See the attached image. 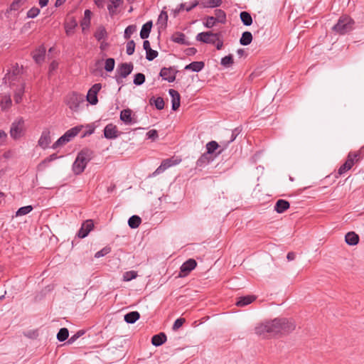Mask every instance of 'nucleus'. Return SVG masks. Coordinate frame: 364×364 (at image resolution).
I'll return each instance as SVG.
<instances>
[{
  "mask_svg": "<svg viewBox=\"0 0 364 364\" xmlns=\"http://www.w3.org/2000/svg\"><path fill=\"white\" fill-rule=\"evenodd\" d=\"M177 73L178 70H176L173 67H164L161 69L159 75L164 80L168 81V82H173L176 80V75Z\"/></svg>",
  "mask_w": 364,
  "mask_h": 364,
  "instance_id": "10",
  "label": "nucleus"
},
{
  "mask_svg": "<svg viewBox=\"0 0 364 364\" xmlns=\"http://www.w3.org/2000/svg\"><path fill=\"white\" fill-rule=\"evenodd\" d=\"M290 207V203L283 199H279L277 201L274 205V210L278 213H282L287 210H288Z\"/></svg>",
  "mask_w": 364,
  "mask_h": 364,
  "instance_id": "20",
  "label": "nucleus"
},
{
  "mask_svg": "<svg viewBox=\"0 0 364 364\" xmlns=\"http://www.w3.org/2000/svg\"><path fill=\"white\" fill-rule=\"evenodd\" d=\"M180 161H181V159L177 160V159H173V158H171V159H167L164 160L161 162V165L164 167V168L165 170H166L168 168L179 164Z\"/></svg>",
  "mask_w": 364,
  "mask_h": 364,
  "instance_id": "41",
  "label": "nucleus"
},
{
  "mask_svg": "<svg viewBox=\"0 0 364 364\" xmlns=\"http://www.w3.org/2000/svg\"><path fill=\"white\" fill-rule=\"evenodd\" d=\"M69 336V331L66 328H62L60 329L57 334V339L59 341H65Z\"/></svg>",
  "mask_w": 364,
  "mask_h": 364,
  "instance_id": "43",
  "label": "nucleus"
},
{
  "mask_svg": "<svg viewBox=\"0 0 364 364\" xmlns=\"http://www.w3.org/2000/svg\"><path fill=\"white\" fill-rule=\"evenodd\" d=\"M136 27L134 25L128 26L124 31V37L126 39H129L131 35L136 31Z\"/></svg>",
  "mask_w": 364,
  "mask_h": 364,
  "instance_id": "52",
  "label": "nucleus"
},
{
  "mask_svg": "<svg viewBox=\"0 0 364 364\" xmlns=\"http://www.w3.org/2000/svg\"><path fill=\"white\" fill-rule=\"evenodd\" d=\"M91 11L89 9H86L84 13V18L82 20L80 25L82 26V31L87 29L90 26V20H91Z\"/></svg>",
  "mask_w": 364,
  "mask_h": 364,
  "instance_id": "29",
  "label": "nucleus"
},
{
  "mask_svg": "<svg viewBox=\"0 0 364 364\" xmlns=\"http://www.w3.org/2000/svg\"><path fill=\"white\" fill-rule=\"evenodd\" d=\"M24 120L22 117H20L11 124L10 135L11 138L16 140L20 139L24 134Z\"/></svg>",
  "mask_w": 364,
  "mask_h": 364,
  "instance_id": "5",
  "label": "nucleus"
},
{
  "mask_svg": "<svg viewBox=\"0 0 364 364\" xmlns=\"http://www.w3.org/2000/svg\"><path fill=\"white\" fill-rule=\"evenodd\" d=\"M135 50V43L133 40L127 42L126 46V52L127 55H131L134 53Z\"/></svg>",
  "mask_w": 364,
  "mask_h": 364,
  "instance_id": "53",
  "label": "nucleus"
},
{
  "mask_svg": "<svg viewBox=\"0 0 364 364\" xmlns=\"http://www.w3.org/2000/svg\"><path fill=\"white\" fill-rule=\"evenodd\" d=\"M24 92L25 84L23 82H21L14 91V97L16 103L18 104L21 102Z\"/></svg>",
  "mask_w": 364,
  "mask_h": 364,
  "instance_id": "23",
  "label": "nucleus"
},
{
  "mask_svg": "<svg viewBox=\"0 0 364 364\" xmlns=\"http://www.w3.org/2000/svg\"><path fill=\"white\" fill-rule=\"evenodd\" d=\"M146 136L149 139L155 140L158 138V132L156 129H151L146 133Z\"/></svg>",
  "mask_w": 364,
  "mask_h": 364,
  "instance_id": "62",
  "label": "nucleus"
},
{
  "mask_svg": "<svg viewBox=\"0 0 364 364\" xmlns=\"http://www.w3.org/2000/svg\"><path fill=\"white\" fill-rule=\"evenodd\" d=\"M65 139L60 136L52 146L53 149H57L58 146L65 144Z\"/></svg>",
  "mask_w": 364,
  "mask_h": 364,
  "instance_id": "63",
  "label": "nucleus"
},
{
  "mask_svg": "<svg viewBox=\"0 0 364 364\" xmlns=\"http://www.w3.org/2000/svg\"><path fill=\"white\" fill-rule=\"evenodd\" d=\"M123 3V0H109L107 5V9L111 16H114L117 12V9Z\"/></svg>",
  "mask_w": 364,
  "mask_h": 364,
  "instance_id": "24",
  "label": "nucleus"
},
{
  "mask_svg": "<svg viewBox=\"0 0 364 364\" xmlns=\"http://www.w3.org/2000/svg\"><path fill=\"white\" fill-rule=\"evenodd\" d=\"M252 41V35L250 31H245L242 33L240 39V43L242 46H248Z\"/></svg>",
  "mask_w": 364,
  "mask_h": 364,
  "instance_id": "33",
  "label": "nucleus"
},
{
  "mask_svg": "<svg viewBox=\"0 0 364 364\" xmlns=\"http://www.w3.org/2000/svg\"><path fill=\"white\" fill-rule=\"evenodd\" d=\"M140 317L138 311H132L124 316V321L128 323H135Z\"/></svg>",
  "mask_w": 364,
  "mask_h": 364,
  "instance_id": "32",
  "label": "nucleus"
},
{
  "mask_svg": "<svg viewBox=\"0 0 364 364\" xmlns=\"http://www.w3.org/2000/svg\"><path fill=\"white\" fill-rule=\"evenodd\" d=\"M219 145L215 141H211L206 144L207 154L209 155L214 153V151L218 148Z\"/></svg>",
  "mask_w": 364,
  "mask_h": 364,
  "instance_id": "47",
  "label": "nucleus"
},
{
  "mask_svg": "<svg viewBox=\"0 0 364 364\" xmlns=\"http://www.w3.org/2000/svg\"><path fill=\"white\" fill-rule=\"evenodd\" d=\"M212 161L210 155L207 153L202 154L196 161V166L203 167L208 164Z\"/></svg>",
  "mask_w": 364,
  "mask_h": 364,
  "instance_id": "31",
  "label": "nucleus"
},
{
  "mask_svg": "<svg viewBox=\"0 0 364 364\" xmlns=\"http://www.w3.org/2000/svg\"><path fill=\"white\" fill-rule=\"evenodd\" d=\"M205 63L203 61H194L186 65L185 70H192L193 72L198 73L203 69Z\"/></svg>",
  "mask_w": 364,
  "mask_h": 364,
  "instance_id": "22",
  "label": "nucleus"
},
{
  "mask_svg": "<svg viewBox=\"0 0 364 364\" xmlns=\"http://www.w3.org/2000/svg\"><path fill=\"white\" fill-rule=\"evenodd\" d=\"M159 53L156 50L150 49L146 52V58L149 61H151L158 56Z\"/></svg>",
  "mask_w": 364,
  "mask_h": 364,
  "instance_id": "54",
  "label": "nucleus"
},
{
  "mask_svg": "<svg viewBox=\"0 0 364 364\" xmlns=\"http://www.w3.org/2000/svg\"><path fill=\"white\" fill-rule=\"evenodd\" d=\"M141 223V219L138 215H132L128 220V225L131 228H138Z\"/></svg>",
  "mask_w": 364,
  "mask_h": 364,
  "instance_id": "38",
  "label": "nucleus"
},
{
  "mask_svg": "<svg viewBox=\"0 0 364 364\" xmlns=\"http://www.w3.org/2000/svg\"><path fill=\"white\" fill-rule=\"evenodd\" d=\"M296 328L293 321L287 318H276L272 321L257 325L255 333L263 338L277 334H286L292 332Z\"/></svg>",
  "mask_w": 364,
  "mask_h": 364,
  "instance_id": "1",
  "label": "nucleus"
},
{
  "mask_svg": "<svg viewBox=\"0 0 364 364\" xmlns=\"http://www.w3.org/2000/svg\"><path fill=\"white\" fill-rule=\"evenodd\" d=\"M94 157V152L89 149H83L81 150L73 165V170L75 174L82 173L87 164L92 160Z\"/></svg>",
  "mask_w": 364,
  "mask_h": 364,
  "instance_id": "2",
  "label": "nucleus"
},
{
  "mask_svg": "<svg viewBox=\"0 0 364 364\" xmlns=\"http://www.w3.org/2000/svg\"><path fill=\"white\" fill-rule=\"evenodd\" d=\"M145 75L143 73H137L134 75L133 82L135 85H141L145 82Z\"/></svg>",
  "mask_w": 364,
  "mask_h": 364,
  "instance_id": "50",
  "label": "nucleus"
},
{
  "mask_svg": "<svg viewBox=\"0 0 364 364\" xmlns=\"http://www.w3.org/2000/svg\"><path fill=\"white\" fill-rule=\"evenodd\" d=\"M345 240L349 245H355L359 242V237L354 232H350L346 235Z\"/></svg>",
  "mask_w": 364,
  "mask_h": 364,
  "instance_id": "26",
  "label": "nucleus"
},
{
  "mask_svg": "<svg viewBox=\"0 0 364 364\" xmlns=\"http://www.w3.org/2000/svg\"><path fill=\"white\" fill-rule=\"evenodd\" d=\"M168 21V14L166 11H162L159 16L158 22L166 24Z\"/></svg>",
  "mask_w": 364,
  "mask_h": 364,
  "instance_id": "60",
  "label": "nucleus"
},
{
  "mask_svg": "<svg viewBox=\"0 0 364 364\" xmlns=\"http://www.w3.org/2000/svg\"><path fill=\"white\" fill-rule=\"evenodd\" d=\"M166 341V336L164 333H159L154 335L151 338V343L155 346H161Z\"/></svg>",
  "mask_w": 364,
  "mask_h": 364,
  "instance_id": "25",
  "label": "nucleus"
},
{
  "mask_svg": "<svg viewBox=\"0 0 364 364\" xmlns=\"http://www.w3.org/2000/svg\"><path fill=\"white\" fill-rule=\"evenodd\" d=\"M46 54V48L43 46H40L38 49L36 50L33 55V58L36 63H41L45 58Z\"/></svg>",
  "mask_w": 364,
  "mask_h": 364,
  "instance_id": "21",
  "label": "nucleus"
},
{
  "mask_svg": "<svg viewBox=\"0 0 364 364\" xmlns=\"http://www.w3.org/2000/svg\"><path fill=\"white\" fill-rule=\"evenodd\" d=\"M199 4L200 1L198 0H194L191 2L190 6L186 7V4L182 3L178 6L177 9L173 10V16L176 17L179 12L183 9H186L187 11H191L193 9L199 5Z\"/></svg>",
  "mask_w": 364,
  "mask_h": 364,
  "instance_id": "19",
  "label": "nucleus"
},
{
  "mask_svg": "<svg viewBox=\"0 0 364 364\" xmlns=\"http://www.w3.org/2000/svg\"><path fill=\"white\" fill-rule=\"evenodd\" d=\"M132 111L130 109H125L120 112V119L126 124H132L136 122V120L132 117Z\"/></svg>",
  "mask_w": 364,
  "mask_h": 364,
  "instance_id": "17",
  "label": "nucleus"
},
{
  "mask_svg": "<svg viewBox=\"0 0 364 364\" xmlns=\"http://www.w3.org/2000/svg\"><path fill=\"white\" fill-rule=\"evenodd\" d=\"M215 16L214 18L218 23H225L226 21V14L222 9H215Z\"/></svg>",
  "mask_w": 364,
  "mask_h": 364,
  "instance_id": "40",
  "label": "nucleus"
},
{
  "mask_svg": "<svg viewBox=\"0 0 364 364\" xmlns=\"http://www.w3.org/2000/svg\"><path fill=\"white\" fill-rule=\"evenodd\" d=\"M240 18L245 26H249L252 23V18L247 11H242L240 14Z\"/></svg>",
  "mask_w": 364,
  "mask_h": 364,
  "instance_id": "34",
  "label": "nucleus"
},
{
  "mask_svg": "<svg viewBox=\"0 0 364 364\" xmlns=\"http://www.w3.org/2000/svg\"><path fill=\"white\" fill-rule=\"evenodd\" d=\"M50 134V131L48 129H44L38 141V146L43 149L48 148L51 142Z\"/></svg>",
  "mask_w": 364,
  "mask_h": 364,
  "instance_id": "15",
  "label": "nucleus"
},
{
  "mask_svg": "<svg viewBox=\"0 0 364 364\" xmlns=\"http://www.w3.org/2000/svg\"><path fill=\"white\" fill-rule=\"evenodd\" d=\"M218 33L211 31L201 32L196 36V38L198 41L214 45L218 41Z\"/></svg>",
  "mask_w": 364,
  "mask_h": 364,
  "instance_id": "8",
  "label": "nucleus"
},
{
  "mask_svg": "<svg viewBox=\"0 0 364 364\" xmlns=\"http://www.w3.org/2000/svg\"><path fill=\"white\" fill-rule=\"evenodd\" d=\"M93 221L92 220H87L82 224L80 229L78 230L77 236L80 238L85 237L89 234V232L93 229Z\"/></svg>",
  "mask_w": 364,
  "mask_h": 364,
  "instance_id": "13",
  "label": "nucleus"
},
{
  "mask_svg": "<svg viewBox=\"0 0 364 364\" xmlns=\"http://www.w3.org/2000/svg\"><path fill=\"white\" fill-rule=\"evenodd\" d=\"M151 105H154L156 108L159 110H161L164 108V101L161 97L154 98V97L150 99L149 101Z\"/></svg>",
  "mask_w": 364,
  "mask_h": 364,
  "instance_id": "39",
  "label": "nucleus"
},
{
  "mask_svg": "<svg viewBox=\"0 0 364 364\" xmlns=\"http://www.w3.org/2000/svg\"><path fill=\"white\" fill-rule=\"evenodd\" d=\"M104 136L106 139H112L118 137V130L116 125L110 123L104 129Z\"/></svg>",
  "mask_w": 364,
  "mask_h": 364,
  "instance_id": "14",
  "label": "nucleus"
},
{
  "mask_svg": "<svg viewBox=\"0 0 364 364\" xmlns=\"http://www.w3.org/2000/svg\"><path fill=\"white\" fill-rule=\"evenodd\" d=\"M109 252H110V247H104L103 249H102L101 250H100L95 253V257L99 258V257L105 256L106 255L109 253Z\"/></svg>",
  "mask_w": 364,
  "mask_h": 364,
  "instance_id": "59",
  "label": "nucleus"
},
{
  "mask_svg": "<svg viewBox=\"0 0 364 364\" xmlns=\"http://www.w3.org/2000/svg\"><path fill=\"white\" fill-rule=\"evenodd\" d=\"M256 299L254 296H241L238 299V301L236 302V305L237 306H245L250 304H251L253 301H255Z\"/></svg>",
  "mask_w": 364,
  "mask_h": 364,
  "instance_id": "30",
  "label": "nucleus"
},
{
  "mask_svg": "<svg viewBox=\"0 0 364 364\" xmlns=\"http://www.w3.org/2000/svg\"><path fill=\"white\" fill-rule=\"evenodd\" d=\"M233 63H234L233 56L231 54L223 57L221 59V62H220L221 65L225 68L230 67L233 64Z\"/></svg>",
  "mask_w": 364,
  "mask_h": 364,
  "instance_id": "44",
  "label": "nucleus"
},
{
  "mask_svg": "<svg viewBox=\"0 0 364 364\" xmlns=\"http://www.w3.org/2000/svg\"><path fill=\"white\" fill-rule=\"evenodd\" d=\"M81 130V127H75L69 130H68L65 134L66 135V137L70 139L71 140L73 138H74L75 136L78 134L80 131Z\"/></svg>",
  "mask_w": 364,
  "mask_h": 364,
  "instance_id": "45",
  "label": "nucleus"
},
{
  "mask_svg": "<svg viewBox=\"0 0 364 364\" xmlns=\"http://www.w3.org/2000/svg\"><path fill=\"white\" fill-rule=\"evenodd\" d=\"M353 20L349 16H341L333 30L339 34H345L353 29Z\"/></svg>",
  "mask_w": 364,
  "mask_h": 364,
  "instance_id": "3",
  "label": "nucleus"
},
{
  "mask_svg": "<svg viewBox=\"0 0 364 364\" xmlns=\"http://www.w3.org/2000/svg\"><path fill=\"white\" fill-rule=\"evenodd\" d=\"M222 0H201L200 4L203 8H215L222 4Z\"/></svg>",
  "mask_w": 364,
  "mask_h": 364,
  "instance_id": "27",
  "label": "nucleus"
},
{
  "mask_svg": "<svg viewBox=\"0 0 364 364\" xmlns=\"http://www.w3.org/2000/svg\"><path fill=\"white\" fill-rule=\"evenodd\" d=\"M171 39L173 42L181 44V45H186V46L191 45V43L186 40V35L181 32L174 33L172 35Z\"/></svg>",
  "mask_w": 364,
  "mask_h": 364,
  "instance_id": "18",
  "label": "nucleus"
},
{
  "mask_svg": "<svg viewBox=\"0 0 364 364\" xmlns=\"http://www.w3.org/2000/svg\"><path fill=\"white\" fill-rule=\"evenodd\" d=\"M115 61L114 58H107L105 61V69L107 72H111L114 70Z\"/></svg>",
  "mask_w": 364,
  "mask_h": 364,
  "instance_id": "51",
  "label": "nucleus"
},
{
  "mask_svg": "<svg viewBox=\"0 0 364 364\" xmlns=\"http://www.w3.org/2000/svg\"><path fill=\"white\" fill-rule=\"evenodd\" d=\"M12 101L9 95H5L0 100L1 109L5 110L11 107Z\"/></svg>",
  "mask_w": 364,
  "mask_h": 364,
  "instance_id": "37",
  "label": "nucleus"
},
{
  "mask_svg": "<svg viewBox=\"0 0 364 364\" xmlns=\"http://www.w3.org/2000/svg\"><path fill=\"white\" fill-rule=\"evenodd\" d=\"M65 102L71 110L77 112L80 104L85 102V97L82 94L72 92L67 95Z\"/></svg>",
  "mask_w": 364,
  "mask_h": 364,
  "instance_id": "4",
  "label": "nucleus"
},
{
  "mask_svg": "<svg viewBox=\"0 0 364 364\" xmlns=\"http://www.w3.org/2000/svg\"><path fill=\"white\" fill-rule=\"evenodd\" d=\"M180 161H181V159L177 160V159H173V158H171V159H167L164 160L161 162V165L164 167V168L165 170H166L168 168L179 164Z\"/></svg>",
  "mask_w": 364,
  "mask_h": 364,
  "instance_id": "42",
  "label": "nucleus"
},
{
  "mask_svg": "<svg viewBox=\"0 0 364 364\" xmlns=\"http://www.w3.org/2000/svg\"><path fill=\"white\" fill-rule=\"evenodd\" d=\"M77 23L75 19H71L65 24V30L67 36H71L74 33V30Z\"/></svg>",
  "mask_w": 364,
  "mask_h": 364,
  "instance_id": "35",
  "label": "nucleus"
},
{
  "mask_svg": "<svg viewBox=\"0 0 364 364\" xmlns=\"http://www.w3.org/2000/svg\"><path fill=\"white\" fill-rule=\"evenodd\" d=\"M359 156L358 152H350L346 162L338 168V174L341 176L350 170L355 163L359 160Z\"/></svg>",
  "mask_w": 364,
  "mask_h": 364,
  "instance_id": "6",
  "label": "nucleus"
},
{
  "mask_svg": "<svg viewBox=\"0 0 364 364\" xmlns=\"http://www.w3.org/2000/svg\"><path fill=\"white\" fill-rule=\"evenodd\" d=\"M22 68L18 64L12 66L11 69L8 70V73L4 77L6 82H9L10 86L14 85V82L17 80L21 73Z\"/></svg>",
  "mask_w": 364,
  "mask_h": 364,
  "instance_id": "7",
  "label": "nucleus"
},
{
  "mask_svg": "<svg viewBox=\"0 0 364 364\" xmlns=\"http://www.w3.org/2000/svg\"><path fill=\"white\" fill-rule=\"evenodd\" d=\"M84 333L83 331H79L75 335L72 336L68 341L69 344L74 343L80 336Z\"/></svg>",
  "mask_w": 364,
  "mask_h": 364,
  "instance_id": "61",
  "label": "nucleus"
},
{
  "mask_svg": "<svg viewBox=\"0 0 364 364\" xmlns=\"http://www.w3.org/2000/svg\"><path fill=\"white\" fill-rule=\"evenodd\" d=\"M134 65L132 63H122L118 65L116 73L121 77H127L133 70Z\"/></svg>",
  "mask_w": 364,
  "mask_h": 364,
  "instance_id": "12",
  "label": "nucleus"
},
{
  "mask_svg": "<svg viewBox=\"0 0 364 364\" xmlns=\"http://www.w3.org/2000/svg\"><path fill=\"white\" fill-rule=\"evenodd\" d=\"M196 266L197 262L194 259H188L181 266L178 277H186L192 270L196 267Z\"/></svg>",
  "mask_w": 364,
  "mask_h": 364,
  "instance_id": "9",
  "label": "nucleus"
},
{
  "mask_svg": "<svg viewBox=\"0 0 364 364\" xmlns=\"http://www.w3.org/2000/svg\"><path fill=\"white\" fill-rule=\"evenodd\" d=\"M184 52L186 55L191 56V55H194L197 53V50H196V48L191 47V48H186L184 50Z\"/></svg>",
  "mask_w": 364,
  "mask_h": 364,
  "instance_id": "64",
  "label": "nucleus"
},
{
  "mask_svg": "<svg viewBox=\"0 0 364 364\" xmlns=\"http://www.w3.org/2000/svg\"><path fill=\"white\" fill-rule=\"evenodd\" d=\"M217 23L215 19L214 18V16H208L206 18V21L204 23V26L206 28H212L215 26V24Z\"/></svg>",
  "mask_w": 364,
  "mask_h": 364,
  "instance_id": "57",
  "label": "nucleus"
},
{
  "mask_svg": "<svg viewBox=\"0 0 364 364\" xmlns=\"http://www.w3.org/2000/svg\"><path fill=\"white\" fill-rule=\"evenodd\" d=\"M102 88V85L100 83H96L92 86V87L88 90L87 95V100L89 102L91 105H95L98 102L97 99V93L100 92V90Z\"/></svg>",
  "mask_w": 364,
  "mask_h": 364,
  "instance_id": "11",
  "label": "nucleus"
},
{
  "mask_svg": "<svg viewBox=\"0 0 364 364\" xmlns=\"http://www.w3.org/2000/svg\"><path fill=\"white\" fill-rule=\"evenodd\" d=\"M151 28H152V21H149L146 22V23H144L142 26L141 30L140 31V37L142 39H146L149 36Z\"/></svg>",
  "mask_w": 364,
  "mask_h": 364,
  "instance_id": "28",
  "label": "nucleus"
},
{
  "mask_svg": "<svg viewBox=\"0 0 364 364\" xmlns=\"http://www.w3.org/2000/svg\"><path fill=\"white\" fill-rule=\"evenodd\" d=\"M33 210V207L31 205H26L20 208L16 213V216L25 215L29 213Z\"/></svg>",
  "mask_w": 364,
  "mask_h": 364,
  "instance_id": "48",
  "label": "nucleus"
},
{
  "mask_svg": "<svg viewBox=\"0 0 364 364\" xmlns=\"http://www.w3.org/2000/svg\"><path fill=\"white\" fill-rule=\"evenodd\" d=\"M168 93L171 97V109L173 111H176L181 105V96L178 91L170 89Z\"/></svg>",
  "mask_w": 364,
  "mask_h": 364,
  "instance_id": "16",
  "label": "nucleus"
},
{
  "mask_svg": "<svg viewBox=\"0 0 364 364\" xmlns=\"http://www.w3.org/2000/svg\"><path fill=\"white\" fill-rule=\"evenodd\" d=\"M240 132H241V129L239 127L234 129L232 131L230 139L228 141L227 144H228L232 142L236 139V137L240 134Z\"/></svg>",
  "mask_w": 364,
  "mask_h": 364,
  "instance_id": "58",
  "label": "nucleus"
},
{
  "mask_svg": "<svg viewBox=\"0 0 364 364\" xmlns=\"http://www.w3.org/2000/svg\"><path fill=\"white\" fill-rule=\"evenodd\" d=\"M137 277V272L136 271H128L124 273L123 274V280L126 282H129Z\"/></svg>",
  "mask_w": 364,
  "mask_h": 364,
  "instance_id": "49",
  "label": "nucleus"
},
{
  "mask_svg": "<svg viewBox=\"0 0 364 364\" xmlns=\"http://www.w3.org/2000/svg\"><path fill=\"white\" fill-rule=\"evenodd\" d=\"M94 36L98 41H100L101 40L107 38V33L105 28L102 26H99L97 28V30L94 34Z\"/></svg>",
  "mask_w": 364,
  "mask_h": 364,
  "instance_id": "36",
  "label": "nucleus"
},
{
  "mask_svg": "<svg viewBox=\"0 0 364 364\" xmlns=\"http://www.w3.org/2000/svg\"><path fill=\"white\" fill-rule=\"evenodd\" d=\"M40 13V9L37 7H33L27 12V17L33 18L36 17Z\"/></svg>",
  "mask_w": 364,
  "mask_h": 364,
  "instance_id": "55",
  "label": "nucleus"
},
{
  "mask_svg": "<svg viewBox=\"0 0 364 364\" xmlns=\"http://www.w3.org/2000/svg\"><path fill=\"white\" fill-rule=\"evenodd\" d=\"M26 1V0H14L10 5L9 11H18Z\"/></svg>",
  "mask_w": 364,
  "mask_h": 364,
  "instance_id": "46",
  "label": "nucleus"
},
{
  "mask_svg": "<svg viewBox=\"0 0 364 364\" xmlns=\"http://www.w3.org/2000/svg\"><path fill=\"white\" fill-rule=\"evenodd\" d=\"M186 322V319L184 318H177L173 326H172V329L173 331H177L179 328H181L183 323Z\"/></svg>",
  "mask_w": 364,
  "mask_h": 364,
  "instance_id": "56",
  "label": "nucleus"
}]
</instances>
